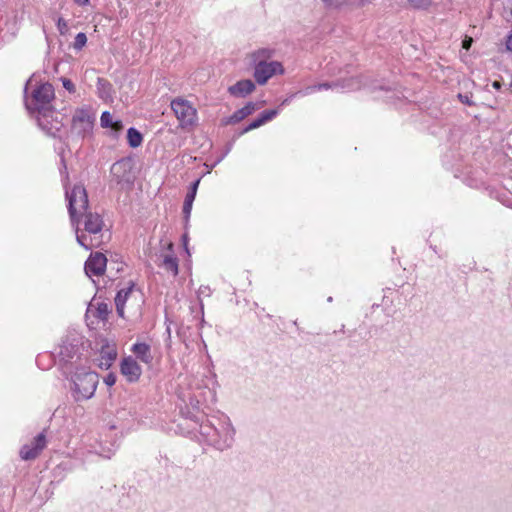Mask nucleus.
I'll use <instances>...</instances> for the list:
<instances>
[{"label": "nucleus", "instance_id": "nucleus-36", "mask_svg": "<svg viewBox=\"0 0 512 512\" xmlns=\"http://www.w3.org/2000/svg\"><path fill=\"white\" fill-rule=\"evenodd\" d=\"M472 42H473V39L471 37H465V39L462 41V48L469 50Z\"/></svg>", "mask_w": 512, "mask_h": 512}, {"label": "nucleus", "instance_id": "nucleus-27", "mask_svg": "<svg viewBox=\"0 0 512 512\" xmlns=\"http://www.w3.org/2000/svg\"><path fill=\"white\" fill-rule=\"evenodd\" d=\"M100 121L102 127L109 128V126H112L114 119L110 112L105 111L102 113Z\"/></svg>", "mask_w": 512, "mask_h": 512}, {"label": "nucleus", "instance_id": "nucleus-21", "mask_svg": "<svg viewBox=\"0 0 512 512\" xmlns=\"http://www.w3.org/2000/svg\"><path fill=\"white\" fill-rule=\"evenodd\" d=\"M162 266L167 272H171L173 276L178 274V260L175 256L165 255Z\"/></svg>", "mask_w": 512, "mask_h": 512}, {"label": "nucleus", "instance_id": "nucleus-24", "mask_svg": "<svg viewBox=\"0 0 512 512\" xmlns=\"http://www.w3.org/2000/svg\"><path fill=\"white\" fill-rule=\"evenodd\" d=\"M111 312V309L107 303L101 302L98 303L96 308L95 316L100 320H107L109 313Z\"/></svg>", "mask_w": 512, "mask_h": 512}, {"label": "nucleus", "instance_id": "nucleus-29", "mask_svg": "<svg viewBox=\"0 0 512 512\" xmlns=\"http://www.w3.org/2000/svg\"><path fill=\"white\" fill-rule=\"evenodd\" d=\"M264 123L261 121V119L258 117L257 119H255L254 121H252L246 128H244L241 132H240V135H243L253 129H256L260 126H262Z\"/></svg>", "mask_w": 512, "mask_h": 512}, {"label": "nucleus", "instance_id": "nucleus-6", "mask_svg": "<svg viewBox=\"0 0 512 512\" xmlns=\"http://www.w3.org/2000/svg\"><path fill=\"white\" fill-rule=\"evenodd\" d=\"M38 126L49 136L59 137L63 128L62 118H59V113L54 108L51 110H44V112L36 115Z\"/></svg>", "mask_w": 512, "mask_h": 512}, {"label": "nucleus", "instance_id": "nucleus-13", "mask_svg": "<svg viewBox=\"0 0 512 512\" xmlns=\"http://www.w3.org/2000/svg\"><path fill=\"white\" fill-rule=\"evenodd\" d=\"M121 373L128 379V381L135 382L139 379L142 370L135 359L127 357L122 360Z\"/></svg>", "mask_w": 512, "mask_h": 512}, {"label": "nucleus", "instance_id": "nucleus-28", "mask_svg": "<svg viewBox=\"0 0 512 512\" xmlns=\"http://www.w3.org/2000/svg\"><path fill=\"white\" fill-rule=\"evenodd\" d=\"M277 114H278L277 109L265 110L260 114L259 118L265 124L266 122H268V121L272 120L274 117H276Z\"/></svg>", "mask_w": 512, "mask_h": 512}, {"label": "nucleus", "instance_id": "nucleus-35", "mask_svg": "<svg viewBox=\"0 0 512 512\" xmlns=\"http://www.w3.org/2000/svg\"><path fill=\"white\" fill-rule=\"evenodd\" d=\"M113 131L120 132L123 129V124L121 120H114L112 126H109Z\"/></svg>", "mask_w": 512, "mask_h": 512}, {"label": "nucleus", "instance_id": "nucleus-2", "mask_svg": "<svg viewBox=\"0 0 512 512\" xmlns=\"http://www.w3.org/2000/svg\"><path fill=\"white\" fill-rule=\"evenodd\" d=\"M99 379L95 372L77 371L72 377V395L75 401L90 399L97 388Z\"/></svg>", "mask_w": 512, "mask_h": 512}, {"label": "nucleus", "instance_id": "nucleus-41", "mask_svg": "<svg viewBox=\"0 0 512 512\" xmlns=\"http://www.w3.org/2000/svg\"><path fill=\"white\" fill-rule=\"evenodd\" d=\"M492 87H493L494 89H496V90H499V89L502 87V84H501V82H500V81H494V82L492 83Z\"/></svg>", "mask_w": 512, "mask_h": 512}, {"label": "nucleus", "instance_id": "nucleus-18", "mask_svg": "<svg viewBox=\"0 0 512 512\" xmlns=\"http://www.w3.org/2000/svg\"><path fill=\"white\" fill-rule=\"evenodd\" d=\"M117 353L113 348L107 347L102 349L100 357L98 359L99 367L102 369H108L111 367L113 361L116 359Z\"/></svg>", "mask_w": 512, "mask_h": 512}, {"label": "nucleus", "instance_id": "nucleus-30", "mask_svg": "<svg viewBox=\"0 0 512 512\" xmlns=\"http://www.w3.org/2000/svg\"><path fill=\"white\" fill-rule=\"evenodd\" d=\"M408 2L415 8L426 9L430 6L431 0H408Z\"/></svg>", "mask_w": 512, "mask_h": 512}, {"label": "nucleus", "instance_id": "nucleus-46", "mask_svg": "<svg viewBox=\"0 0 512 512\" xmlns=\"http://www.w3.org/2000/svg\"><path fill=\"white\" fill-rule=\"evenodd\" d=\"M213 438H217L216 433H215V434H212V438H211V440H212Z\"/></svg>", "mask_w": 512, "mask_h": 512}, {"label": "nucleus", "instance_id": "nucleus-22", "mask_svg": "<svg viewBox=\"0 0 512 512\" xmlns=\"http://www.w3.org/2000/svg\"><path fill=\"white\" fill-rule=\"evenodd\" d=\"M127 140L132 148H137L142 144V134L135 128L131 127L127 131Z\"/></svg>", "mask_w": 512, "mask_h": 512}, {"label": "nucleus", "instance_id": "nucleus-17", "mask_svg": "<svg viewBox=\"0 0 512 512\" xmlns=\"http://www.w3.org/2000/svg\"><path fill=\"white\" fill-rule=\"evenodd\" d=\"M130 170V162L128 160H120L111 166V174L117 179V182L128 180L125 173Z\"/></svg>", "mask_w": 512, "mask_h": 512}, {"label": "nucleus", "instance_id": "nucleus-9", "mask_svg": "<svg viewBox=\"0 0 512 512\" xmlns=\"http://www.w3.org/2000/svg\"><path fill=\"white\" fill-rule=\"evenodd\" d=\"M214 432L216 433L217 438L212 439V445L216 449L224 451L233 445L235 429L231 423H223L220 429H214Z\"/></svg>", "mask_w": 512, "mask_h": 512}, {"label": "nucleus", "instance_id": "nucleus-33", "mask_svg": "<svg viewBox=\"0 0 512 512\" xmlns=\"http://www.w3.org/2000/svg\"><path fill=\"white\" fill-rule=\"evenodd\" d=\"M458 99L463 103V104H466L468 106H472L474 105V102L471 100L470 96H468L467 94H458Z\"/></svg>", "mask_w": 512, "mask_h": 512}, {"label": "nucleus", "instance_id": "nucleus-1", "mask_svg": "<svg viewBox=\"0 0 512 512\" xmlns=\"http://www.w3.org/2000/svg\"><path fill=\"white\" fill-rule=\"evenodd\" d=\"M104 221L97 212L87 210L79 215V224H76V240L86 250L99 247L102 243V229Z\"/></svg>", "mask_w": 512, "mask_h": 512}, {"label": "nucleus", "instance_id": "nucleus-44", "mask_svg": "<svg viewBox=\"0 0 512 512\" xmlns=\"http://www.w3.org/2000/svg\"><path fill=\"white\" fill-rule=\"evenodd\" d=\"M30 83H31V79H29V80L27 81V83H26V86H25V92L27 91V89H28V85H29Z\"/></svg>", "mask_w": 512, "mask_h": 512}, {"label": "nucleus", "instance_id": "nucleus-3", "mask_svg": "<svg viewBox=\"0 0 512 512\" xmlns=\"http://www.w3.org/2000/svg\"><path fill=\"white\" fill-rule=\"evenodd\" d=\"M95 122V113L89 106H82L75 109L70 127L72 137L84 139L91 134Z\"/></svg>", "mask_w": 512, "mask_h": 512}, {"label": "nucleus", "instance_id": "nucleus-25", "mask_svg": "<svg viewBox=\"0 0 512 512\" xmlns=\"http://www.w3.org/2000/svg\"><path fill=\"white\" fill-rule=\"evenodd\" d=\"M194 199H195V196H193V194L187 193L185 200H184V204H183V214L185 215L186 218H189V216H190Z\"/></svg>", "mask_w": 512, "mask_h": 512}, {"label": "nucleus", "instance_id": "nucleus-32", "mask_svg": "<svg viewBox=\"0 0 512 512\" xmlns=\"http://www.w3.org/2000/svg\"><path fill=\"white\" fill-rule=\"evenodd\" d=\"M62 83H63V87L68 90L69 92H74L75 91V85L73 84V82L67 78H63L62 79Z\"/></svg>", "mask_w": 512, "mask_h": 512}, {"label": "nucleus", "instance_id": "nucleus-40", "mask_svg": "<svg viewBox=\"0 0 512 512\" xmlns=\"http://www.w3.org/2000/svg\"><path fill=\"white\" fill-rule=\"evenodd\" d=\"M65 350H68V348H67V347H65V346L61 347L60 355L63 357V359H65L66 357H67V358H68V357H71L69 353L65 354V352H64Z\"/></svg>", "mask_w": 512, "mask_h": 512}, {"label": "nucleus", "instance_id": "nucleus-7", "mask_svg": "<svg viewBox=\"0 0 512 512\" xmlns=\"http://www.w3.org/2000/svg\"><path fill=\"white\" fill-rule=\"evenodd\" d=\"M171 108L180 122L182 128L192 126L196 122V109L183 98H175L171 101Z\"/></svg>", "mask_w": 512, "mask_h": 512}, {"label": "nucleus", "instance_id": "nucleus-10", "mask_svg": "<svg viewBox=\"0 0 512 512\" xmlns=\"http://www.w3.org/2000/svg\"><path fill=\"white\" fill-rule=\"evenodd\" d=\"M46 447V436L44 432L38 434L30 444H25L20 450V457L23 460H33Z\"/></svg>", "mask_w": 512, "mask_h": 512}, {"label": "nucleus", "instance_id": "nucleus-15", "mask_svg": "<svg viewBox=\"0 0 512 512\" xmlns=\"http://www.w3.org/2000/svg\"><path fill=\"white\" fill-rule=\"evenodd\" d=\"M255 84L249 79L238 81L236 84L230 86L228 91L231 95L236 97H245L246 95L253 92Z\"/></svg>", "mask_w": 512, "mask_h": 512}, {"label": "nucleus", "instance_id": "nucleus-11", "mask_svg": "<svg viewBox=\"0 0 512 512\" xmlns=\"http://www.w3.org/2000/svg\"><path fill=\"white\" fill-rule=\"evenodd\" d=\"M107 258L101 252L91 253L85 262V272L91 276H101L105 272Z\"/></svg>", "mask_w": 512, "mask_h": 512}, {"label": "nucleus", "instance_id": "nucleus-37", "mask_svg": "<svg viewBox=\"0 0 512 512\" xmlns=\"http://www.w3.org/2000/svg\"><path fill=\"white\" fill-rule=\"evenodd\" d=\"M505 45L506 49L512 52V33L507 36Z\"/></svg>", "mask_w": 512, "mask_h": 512}, {"label": "nucleus", "instance_id": "nucleus-5", "mask_svg": "<svg viewBox=\"0 0 512 512\" xmlns=\"http://www.w3.org/2000/svg\"><path fill=\"white\" fill-rule=\"evenodd\" d=\"M66 198L71 222L72 224H79V215L88 210L89 204L85 187L77 184L71 191L66 190Z\"/></svg>", "mask_w": 512, "mask_h": 512}, {"label": "nucleus", "instance_id": "nucleus-19", "mask_svg": "<svg viewBox=\"0 0 512 512\" xmlns=\"http://www.w3.org/2000/svg\"><path fill=\"white\" fill-rule=\"evenodd\" d=\"M132 351L142 362L148 364L152 361L150 346L148 344L136 343L133 345Z\"/></svg>", "mask_w": 512, "mask_h": 512}, {"label": "nucleus", "instance_id": "nucleus-23", "mask_svg": "<svg viewBox=\"0 0 512 512\" xmlns=\"http://www.w3.org/2000/svg\"><path fill=\"white\" fill-rule=\"evenodd\" d=\"M273 55V50L268 48L259 49L251 54V59L254 64L257 62L266 61L270 59Z\"/></svg>", "mask_w": 512, "mask_h": 512}, {"label": "nucleus", "instance_id": "nucleus-8", "mask_svg": "<svg viewBox=\"0 0 512 512\" xmlns=\"http://www.w3.org/2000/svg\"><path fill=\"white\" fill-rule=\"evenodd\" d=\"M284 68L278 61H261L254 64V78L260 85L265 84L275 74H283Z\"/></svg>", "mask_w": 512, "mask_h": 512}, {"label": "nucleus", "instance_id": "nucleus-45", "mask_svg": "<svg viewBox=\"0 0 512 512\" xmlns=\"http://www.w3.org/2000/svg\"><path fill=\"white\" fill-rule=\"evenodd\" d=\"M172 247H173V244H172V243H170V244L168 245V248H169V249H172Z\"/></svg>", "mask_w": 512, "mask_h": 512}, {"label": "nucleus", "instance_id": "nucleus-38", "mask_svg": "<svg viewBox=\"0 0 512 512\" xmlns=\"http://www.w3.org/2000/svg\"><path fill=\"white\" fill-rule=\"evenodd\" d=\"M199 182L200 180H196L193 184H192V187H191V191L188 192V194H193V196H196V191H197V187L199 185Z\"/></svg>", "mask_w": 512, "mask_h": 512}, {"label": "nucleus", "instance_id": "nucleus-16", "mask_svg": "<svg viewBox=\"0 0 512 512\" xmlns=\"http://www.w3.org/2000/svg\"><path fill=\"white\" fill-rule=\"evenodd\" d=\"M257 109V106L253 102L247 103L241 109L235 111L229 118L225 120V124H236L242 121L244 118L252 114Z\"/></svg>", "mask_w": 512, "mask_h": 512}, {"label": "nucleus", "instance_id": "nucleus-20", "mask_svg": "<svg viewBox=\"0 0 512 512\" xmlns=\"http://www.w3.org/2000/svg\"><path fill=\"white\" fill-rule=\"evenodd\" d=\"M367 0H322L328 8H341L343 6H362Z\"/></svg>", "mask_w": 512, "mask_h": 512}, {"label": "nucleus", "instance_id": "nucleus-31", "mask_svg": "<svg viewBox=\"0 0 512 512\" xmlns=\"http://www.w3.org/2000/svg\"><path fill=\"white\" fill-rule=\"evenodd\" d=\"M57 28L60 34H65L68 30V24L63 18H59L57 21Z\"/></svg>", "mask_w": 512, "mask_h": 512}, {"label": "nucleus", "instance_id": "nucleus-34", "mask_svg": "<svg viewBox=\"0 0 512 512\" xmlns=\"http://www.w3.org/2000/svg\"><path fill=\"white\" fill-rule=\"evenodd\" d=\"M104 383L109 387L113 386L116 383V376L113 373L108 374L104 378Z\"/></svg>", "mask_w": 512, "mask_h": 512}, {"label": "nucleus", "instance_id": "nucleus-39", "mask_svg": "<svg viewBox=\"0 0 512 512\" xmlns=\"http://www.w3.org/2000/svg\"><path fill=\"white\" fill-rule=\"evenodd\" d=\"M209 292H210V289L208 286H201L199 288V293L200 294H206V295H209Z\"/></svg>", "mask_w": 512, "mask_h": 512}, {"label": "nucleus", "instance_id": "nucleus-26", "mask_svg": "<svg viewBox=\"0 0 512 512\" xmlns=\"http://www.w3.org/2000/svg\"><path fill=\"white\" fill-rule=\"evenodd\" d=\"M87 43V36L85 33L80 32L76 35L73 47L76 50H81Z\"/></svg>", "mask_w": 512, "mask_h": 512}, {"label": "nucleus", "instance_id": "nucleus-12", "mask_svg": "<svg viewBox=\"0 0 512 512\" xmlns=\"http://www.w3.org/2000/svg\"><path fill=\"white\" fill-rule=\"evenodd\" d=\"M338 87H340L341 89H345V88L354 89V88H358L359 84L353 78L343 80L342 82H331V83L325 82V83H320L317 85L308 86L305 89V94L307 95V94H311L315 91H320L323 89H334V88H338Z\"/></svg>", "mask_w": 512, "mask_h": 512}, {"label": "nucleus", "instance_id": "nucleus-43", "mask_svg": "<svg viewBox=\"0 0 512 512\" xmlns=\"http://www.w3.org/2000/svg\"><path fill=\"white\" fill-rule=\"evenodd\" d=\"M76 2L79 4V5H86L89 3V0H76Z\"/></svg>", "mask_w": 512, "mask_h": 512}, {"label": "nucleus", "instance_id": "nucleus-42", "mask_svg": "<svg viewBox=\"0 0 512 512\" xmlns=\"http://www.w3.org/2000/svg\"><path fill=\"white\" fill-rule=\"evenodd\" d=\"M506 19L512 25V8L510 9Z\"/></svg>", "mask_w": 512, "mask_h": 512}, {"label": "nucleus", "instance_id": "nucleus-14", "mask_svg": "<svg viewBox=\"0 0 512 512\" xmlns=\"http://www.w3.org/2000/svg\"><path fill=\"white\" fill-rule=\"evenodd\" d=\"M135 287V284L133 282H129V286L126 288H122L117 292V295L115 297V306H116V312L119 317H124V308L125 304L130 297V295L133 292V289Z\"/></svg>", "mask_w": 512, "mask_h": 512}, {"label": "nucleus", "instance_id": "nucleus-4", "mask_svg": "<svg viewBox=\"0 0 512 512\" xmlns=\"http://www.w3.org/2000/svg\"><path fill=\"white\" fill-rule=\"evenodd\" d=\"M54 99V88L50 83H43L33 90L31 98L26 100V108L36 115L51 110V101Z\"/></svg>", "mask_w": 512, "mask_h": 512}]
</instances>
